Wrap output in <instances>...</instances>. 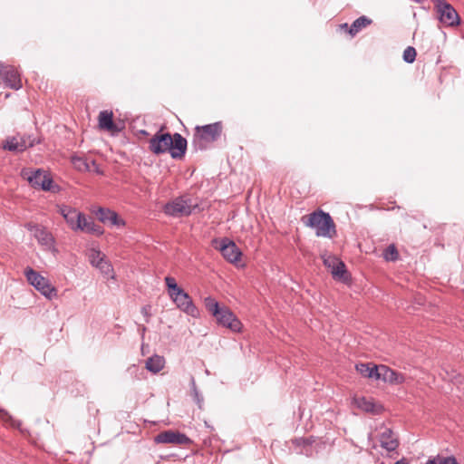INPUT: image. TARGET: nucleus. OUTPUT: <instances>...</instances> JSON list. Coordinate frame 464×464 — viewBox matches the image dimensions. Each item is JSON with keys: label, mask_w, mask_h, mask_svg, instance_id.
I'll use <instances>...</instances> for the list:
<instances>
[{"label": "nucleus", "mask_w": 464, "mask_h": 464, "mask_svg": "<svg viewBox=\"0 0 464 464\" xmlns=\"http://www.w3.org/2000/svg\"><path fill=\"white\" fill-rule=\"evenodd\" d=\"M150 150L156 154L169 152L172 159H182L187 151V140L179 133L171 135L159 130L149 141Z\"/></svg>", "instance_id": "1"}, {"label": "nucleus", "mask_w": 464, "mask_h": 464, "mask_svg": "<svg viewBox=\"0 0 464 464\" xmlns=\"http://www.w3.org/2000/svg\"><path fill=\"white\" fill-rule=\"evenodd\" d=\"M195 130L192 145L196 150H205L210 144L220 138L222 123L217 121L203 126H197Z\"/></svg>", "instance_id": "2"}, {"label": "nucleus", "mask_w": 464, "mask_h": 464, "mask_svg": "<svg viewBox=\"0 0 464 464\" xmlns=\"http://www.w3.org/2000/svg\"><path fill=\"white\" fill-rule=\"evenodd\" d=\"M306 226L315 228L317 237L333 238L336 235L334 222L329 213L317 210L308 216Z\"/></svg>", "instance_id": "3"}, {"label": "nucleus", "mask_w": 464, "mask_h": 464, "mask_svg": "<svg viewBox=\"0 0 464 464\" xmlns=\"http://www.w3.org/2000/svg\"><path fill=\"white\" fill-rule=\"evenodd\" d=\"M196 206L189 197L180 196L166 203L163 209L166 215L179 218L189 216Z\"/></svg>", "instance_id": "4"}, {"label": "nucleus", "mask_w": 464, "mask_h": 464, "mask_svg": "<svg viewBox=\"0 0 464 464\" xmlns=\"http://www.w3.org/2000/svg\"><path fill=\"white\" fill-rule=\"evenodd\" d=\"M24 276L29 284L45 297L51 299L53 296L56 295V290L51 285L49 280L32 267L28 266L25 268Z\"/></svg>", "instance_id": "5"}, {"label": "nucleus", "mask_w": 464, "mask_h": 464, "mask_svg": "<svg viewBox=\"0 0 464 464\" xmlns=\"http://www.w3.org/2000/svg\"><path fill=\"white\" fill-rule=\"evenodd\" d=\"M439 20L447 26H457L460 18L455 8L445 0H434Z\"/></svg>", "instance_id": "6"}, {"label": "nucleus", "mask_w": 464, "mask_h": 464, "mask_svg": "<svg viewBox=\"0 0 464 464\" xmlns=\"http://www.w3.org/2000/svg\"><path fill=\"white\" fill-rule=\"evenodd\" d=\"M218 239L212 241V246L218 248L222 256L229 263H237L242 256V252L234 241L227 237H224L219 242V246H217Z\"/></svg>", "instance_id": "7"}, {"label": "nucleus", "mask_w": 464, "mask_h": 464, "mask_svg": "<svg viewBox=\"0 0 464 464\" xmlns=\"http://www.w3.org/2000/svg\"><path fill=\"white\" fill-rule=\"evenodd\" d=\"M0 84L14 90L22 88L20 74L14 66L0 63Z\"/></svg>", "instance_id": "8"}, {"label": "nucleus", "mask_w": 464, "mask_h": 464, "mask_svg": "<svg viewBox=\"0 0 464 464\" xmlns=\"http://www.w3.org/2000/svg\"><path fill=\"white\" fill-rule=\"evenodd\" d=\"M171 300L175 303L177 307L192 317L199 315L198 309L194 304L191 297L183 289L179 293H173L170 295Z\"/></svg>", "instance_id": "9"}, {"label": "nucleus", "mask_w": 464, "mask_h": 464, "mask_svg": "<svg viewBox=\"0 0 464 464\" xmlns=\"http://www.w3.org/2000/svg\"><path fill=\"white\" fill-rule=\"evenodd\" d=\"M29 184L34 188H41L44 191H54L53 180L50 175L38 169L27 177Z\"/></svg>", "instance_id": "10"}, {"label": "nucleus", "mask_w": 464, "mask_h": 464, "mask_svg": "<svg viewBox=\"0 0 464 464\" xmlns=\"http://www.w3.org/2000/svg\"><path fill=\"white\" fill-rule=\"evenodd\" d=\"M218 324L229 328L233 332H239L242 326L241 322L234 313L226 305H222L219 313L214 316Z\"/></svg>", "instance_id": "11"}, {"label": "nucleus", "mask_w": 464, "mask_h": 464, "mask_svg": "<svg viewBox=\"0 0 464 464\" xmlns=\"http://www.w3.org/2000/svg\"><path fill=\"white\" fill-rule=\"evenodd\" d=\"M155 443H169L176 445H185L191 442V440L184 433L173 430L160 432L154 438Z\"/></svg>", "instance_id": "12"}, {"label": "nucleus", "mask_w": 464, "mask_h": 464, "mask_svg": "<svg viewBox=\"0 0 464 464\" xmlns=\"http://www.w3.org/2000/svg\"><path fill=\"white\" fill-rule=\"evenodd\" d=\"M93 213L97 216L98 219L103 224H109L110 226H116L118 227H124L125 221L120 218L118 214L108 208H99Z\"/></svg>", "instance_id": "13"}, {"label": "nucleus", "mask_w": 464, "mask_h": 464, "mask_svg": "<svg viewBox=\"0 0 464 464\" xmlns=\"http://www.w3.org/2000/svg\"><path fill=\"white\" fill-rule=\"evenodd\" d=\"M378 380H382L391 384H401L405 382V376L390 367L381 364L379 365Z\"/></svg>", "instance_id": "14"}, {"label": "nucleus", "mask_w": 464, "mask_h": 464, "mask_svg": "<svg viewBox=\"0 0 464 464\" xmlns=\"http://www.w3.org/2000/svg\"><path fill=\"white\" fill-rule=\"evenodd\" d=\"M90 262L91 264L98 268L102 274L109 276L112 273L113 269L111 265L105 260L104 255H102L98 250H92L90 254Z\"/></svg>", "instance_id": "15"}, {"label": "nucleus", "mask_w": 464, "mask_h": 464, "mask_svg": "<svg viewBox=\"0 0 464 464\" xmlns=\"http://www.w3.org/2000/svg\"><path fill=\"white\" fill-rule=\"evenodd\" d=\"M99 128L112 132H119L120 128L113 121V113L111 111H102L99 113Z\"/></svg>", "instance_id": "16"}, {"label": "nucleus", "mask_w": 464, "mask_h": 464, "mask_svg": "<svg viewBox=\"0 0 464 464\" xmlns=\"http://www.w3.org/2000/svg\"><path fill=\"white\" fill-rule=\"evenodd\" d=\"M324 263L325 266L332 268V274L334 278H338L343 281H346L348 279L347 271L343 262L335 258H333L332 260L328 258L324 259Z\"/></svg>", "instance_id": "17"}, {"label": "nucleus", "mask_w": 464, "mask_h": 464, "mask_svg": "<svg viewBox=\"0 0 464 464\" xmlns=\"http://www.w3.org/2000/svg\"><path fill=\"white\" fill-rule=\"evenodd\" d=\"M78 230L95 236H102L104 232L103 228L100 225L96 224L92 218H87L84 214L81 218L80 227H78Z\"/></svg>", "instance_id": "18"}, {"label": "nucleus", "mask_w": 464, "mask_h": 464, "mask_svg": "<svg viewBox=\"0 0 464 464\" xmlns=\"http://www.w3.org/2000/svg\"><path fill=\"white\" fill-rule=\"evenodd\" d=\"M380 443L381 446L388 451H393L399 446L397 438L394 437L392 430L389 428H385L380 434Z\"/></svg>", "instance_id": "19"}, {"label": "nucleus", "mask_w": 464, "mask_h": 464, "mask_svg": "<svg viewBox=\"0 0 464 464\" xmlns=\"http://www.w3.org/2000/svg\"><path fill=\"white\" fill-rule=\"evenodd\" d=\"M38 243L48 249H51L54 246V238L51 232H49L44 227L36 229V233L34 234Z\"/></svg>", "instance_id": "20"}, {"label": "nucleus", "mask_w": 464, "mask_h": 464, "mask_svg": "<svg viewBox=\"0 0 464 464\" xmlns=\"http://www.w3.org/2000/svg\"><path fill=\"white\" fill-rule=\"evenodd\" d=\"M356 371L366 378L378 380L379 365H375L372 362L369 363H358L355 365Z\"/></svg>", "instance_id": "21"}, {"label": "nucleus", "mask_w": 464, "mask_h": 464, "mask_svg": "<svg viewBox=\"0 0 464 464\" xmlns=\"http://www.w3.org/2000/svg\"><path fill=\"white\" fill-rule=\"evenodd\" d=\"M3 149L12 152H23L26 150L24 141H19V135L7 137L3 143Z\"/></svg>", "instance_id": "22"}, {"label": "nucleus", "mask_w": 464, "mask_h": 464, "mask_svg": "<svg viewBox=\"0 0 464 464\" xmlns=\"http://www.w3.org/2000/svg\"><path fill=\"white\" fill-rule=\"evenodd\" d=\"M165 365V359L163 356L154 354L147 359L145 368L153 373L160 372Z\"/></svg>", "instance_id": "23"}, {"label": "nucleus", "mask_w": 464, "mask_h": 464, "mask_svg": "<svg viewBox=\"0 0 464 464\" xmlns=\"http://www.w3.org/2000/svg\"><path fill=\"white\" fill-rule=\"evenodd\" d=\"M0 418L5 423H9L13 428H15L19 430V431L23 435L29 434V431L27 429H24L22 427V422L20 420H14L12 415L8 413L5 409H0Z\"/></svg>", "instance_id": "24"}, {"label": "nucleus", "mask_w": 464, "mask_h": 464, "mask_svg": "<svg viewBox=\"0 0 464 464\" xmlns=\"http://www.w3.org/2000/svg\"><path fill=\"white\" fill-rule=\"evenodd\" d=\"M372 20L367 16H360L355 19L350 26L349 34L354 36L357 33H359L362 28L370 25L372 24Z\"/></svg>", "instance_id": "25"}, {"label": "nucleus", "mask_w": 464, "mask_h": 464, "mask_svg": "<svg viewBox=\"0 0 464 464\" xmlns=\"http://www.w3.org/2000/svg\"><path fill=\"white\" fill-rule=\"evenodd\" d=\"M66 215L67 216L64 219L71 229L74 231L78 230V227H80L81 218L83 214L73 208L70 213H67Z\"/></svg>", "instance_id": "26"}, {"label": "nucleus", "mask_w": 464, "mask_h": 464, "mask_svg": "<svg viewBox=\"0 0 464 464\" xmlns=\"http://www.w3.org/2000/svg\"><path fill=\"white\" fill-rule=\"evenodd\" d=\"M204 304L206 309L215 316L219 313V310L222 308V305L213 297L208 296L204 299Z\"/></svg>", "instance_id": "27"}, {"label": "nucleus", "mask_w": 464, "mask_h": 464, "mask_svg": "<svg viewBox=\"0 0 464 464\" xmlns=\"http://www.w3.org/2000/svg\"><path fill=\"white\" fill-rule=\"evenodd\" d=\"M72 163L73 164L74 168L76 169H78L79 171L89 170V165H88L87 161L82 157L72 156Z\"/></svg>", "instance_id": "28"}, {"label": "nucleus", "mask_w": 464, "mask_h": 464, "mask_svg": "<svg viewBox=\"0 0 464 464\" xmlns=\"http://www.w3.org/2000/svg\"><path fill=\"white\" fill-rule=\"evenodd\" d=\"M165 283L168 287L169 295H173V293H179L180 290H182L181 287H179L175 280L174 277L171 276H166L165 277Z\"/></svg>", "instance_id": "29"}, {"label": "nucleus", "mask_w": 464, "mask_h": 464, "mask_svg": "<svg viewBox=\"0 0 464 464\" xmlns=\"http://www.w3.org/2000/svg\"><path fill=\"white\" fill-rule=\"evenodd\" d=\"M190 384H191L193 399L196 401V403L198 405V407L201 408L204 399H203L202 394L198 392L197 385H196L195 379L193 377L191 378Z\"/></svg>", "instance_id": "30"}, {"label": "nucleus", "mask_w": 464, "mask_h": 464, "mask_svg": "<svg viewBox=\"0 0 464 464\" xmlns=\"http://www.w3.org/2000/svg\"><path fill=\"white\" fill-rule=\"evenodd\" d=\"M398 251L394 245H390L383 252V257L387 261H394L398 258Z\"/></svg>", "instance_id": "31"}, {"label": "nucleus", "mask_w": 464, "mask_h": 464, "mask_svg": "<svg viewBox=\"0 0 464 464\" xmlns=\"http://www.w3.org/2000/svg\"><path fill=\"white\" fill-rule=\"evenodd\" d=\"M416 50L411 46H408L403 52V60L408 63H412L416 59Z\"/></svg>", "instance_id": "32"}, {"label": "nucleus", "mask_w": 464, "mask_h": 464, "mask_svg": "<svg viewBox=\"0 0 464 464\" xmlns=\"http://www.w3.org/2000/svg\"><path fill=\"white\" fill-rule=\"evenodd\" d=\"M19 141H24V143L26 145V150L28 148H32L37 143L35 138L32 136H25V135H19Z\"/></svg>", "instance_id": "33"}, {"label": "nucleus", "mask_w": 464, "mask_h": 464, "mask_svg": "<svg viewBox=\"0 0 464 464\" xmlns=\"http://www.w3.org/2000/svg\"><path fill=\"white\" fill-rule=\"evenodd\" d=\"M436 464H458L456 459L450 457H440L436 458Z\"/></svg>", "instance_id": "34"}, {"label": "nucleus", "mask_w": 464, "mask_h": 464, "mask_svg": "<svg viewBox=\"0 0 464 464\" xmlns=\"http://www.w3.org/2000/svg\"><path fill=\"white\" fill-rule=\"evenodd\" d=\"M150 308V305L147 304L142 306L140 309V313L144 316L146 323H149L151 317Z\"/></svg>", "instance_id": "35"}, {"label": "nucleus", "mask_w": 464, "mask_h": 464, "mask_svg": "<svg viewBox=\"0 0 464 464\" xmlns=\"http://www.w3.org/2000/svg\"><path fill=\"white\" fill-rule=\"evenodd\" d=\"M358 405L360 408L363 409L366 411H371L373 406V404L370 401H367L365 398H362Z\"/></svg>", "instance_id": "36"}, {"label": "nucleus", "mask_w": 464, "mask_h": 464, "mask_svg": "<svg viewBox=\"0 0 464 464\" xmlns=\"http://www.w3.org/2000/svg\"><path fill=\"white\" fill-rule=\"evenodd\" d=\"M58 208H59V213L63 216V218H65V217L67 216L66 215L67 213H70L73 209V208H71L66 205H61V206H58Z\"/></svg>", "instance_id": "37"}, {"label": "nucleus", "mask_w": 464, "mask_h": 464, "mask_svg": "<svg viewBox=\"0 0 464 464\" xmlns=\"http://www.w3.org/2000/svg\"><path fill=\"white\" fill-rule=\"evenodd\" d=\"M25 228L31 232H33L34 234L36 233V229L38 228H41L42 226H39V225H36V224H33V223H26L24 225Z\"/></svg>", "instance_id": "38"}, {"label": "nucleus", "mask_w": 464, "mask_h": 464, "mask_svg": "<svg viewBox=\"0 0 464 464\" xmlns=\"http://www.w3.org/2000/svg\"><path fill=\"white\" fill-rule=\"evenodd\" d=\"M393 464H409V460L406 458H402L400 460H397Z\"/></svg>", "instance_id": "39"}, {"label": "nucleus", "mask_w": 464, "mask_h": 464, "mask_svg": "<svg viewBox=\"0 0 464 464\" xmlns=\"http://www.w3.org/2000/svg\"><path fill=\"white\" fill-rule=\"evenodd\" d=\"M425 464H436V459H429Z\"/></svg>", "instance_id": "40"}, {"label": "nucleus", "mask_w": 464, "mask_h": 464, "mask_svg": "<svg viewBox=\"0 0 464 464\" xmlns=\"http://www.w3.org/2000/svg\"><path fill=\"white\" fill-rule=\"evenodd\" d=\"M140 133L141 135H144V136H148V135H149V132H148L147 130H140Z\"/></svg>", "instance_id": "41"}, {"label": "nucleus", "mask_w": 464, "mask_h": 464, "mask_svg": "<svg viewBox=\"0 0 464 464\" xmlns=\"http://www.w3.org/2000/svg\"><path fill=\"white\" fill-rule=\"evenodd\" d=\"M145 331H146V327H145V326H143V327H142V332H145Z\"/></svg>", "instance_id": "42"}]
</instances>
